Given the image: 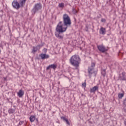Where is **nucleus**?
<instances>
[{
    "label": "nucleus",
    "mask_w": 126,
    "mask_h": 126,
    "mask_svg": "<svg viewBox=\"0 0 126 126\" xmlns=\"http://www.w3.org/2000/svg\"><path fill=\"white\" fill-rule=\"evenodd\" d=\"M22 124H23V121H20L19 122V125H22Z\"/></svg>",
    "instance_id": "nucleus-29"
},
{
    "label": "nucleus",
    "mask_w": 126,
    "mask_h": 126,
    "mask_svg": "<svg viewBox=\"0 0 126 126\" xmlns=\"http://www.w3.org/2000/svg\"><path fill=\"white\" fill-rule=\"evenodd\" d=\"M123 104L125 106H126V98L123 101Z\"/></svg>",
    "instance_id": "nucleus-25"
},
{
    "label": "nucleus",
    "mask_w": 126,
    "mask_h": 126,
    "mask_svg": "<svg viewBox=\"0 0 126 126\" xmlns=\"http://www.w3.org/2000/svg\"><path fill=\"white\" fill-rule=\"evenodd\" d=\"M58 65L56 64H52L48 66L46 68V70H49V69L52 68V69H56L57 68Z\"/></svg>",
    "instance_id": "nucleus-8"
},
{
    "label": "nucleus",
    "mask_w": 126,
    "mask_h": 126,
    "mask_svg": "<svg viewBox=\"0 0 126 126\" xmlns=\"http://www.w3.org/2000/svg\"><path fill=\"white\" fill-rule=\"evenodd\" d=\"M70 63L71 65L75 67L76 69H78L79 68V64H80V62H81V59L79 56L74 55H73L69 60Z\"/></svg>",
    "instance_id": "nucleus-2"
},
{
    "label": "nucleus",
    "mask_w": 126,
    "mask_h": 126,
    "mask_svg": "<svg viewBox=\"0 0 126 126\" xmlns=\"http://www.w3.org/2000/svg\"><path fill=\"white\" fill-rule=\"evenodd\" d=\"M27 0H20L19 3L17 0H13L12 3V5L14 8L16 9H19L20 7H23Z\"/></svg>",
    "instance_id": "nucleus-3"
},
{
    "label": "nucleus",
    "mask_w": 126,
    "mask_h": 126,
    "mask_svg": "<svg viewBox=\"0 0 126 126\" xmlns=\"http://www.w3.org/2000/svg\"><path fill=\"white\" fill-rule=\"evenodd\" d=\"M15 112V109H12V108H10L8 110V113L9 114H13Z\"/></svg>",
    "instance_id": "nucleus-16"
},
{
    "label": "nucleus",
    "mask_w": 126,
    "mask_h": 126,
    "mask_svg": "<svg viewBox=\"0 0 126 126\" xmlns=\"http://www.w3.org/2000/svg\"><path fill=\"white\" fill-rule=\"evenodd\" d=\"M63 18V22L60 21L57 26V30L59 32H65L67 27L71 25V20L68 14H64Z\"/></svg>",
    "instance_id": "nucleus-1"
},
{
    "label": "nucleus",
    "mask_w": 126,
    "mask_h": 126,
    "mask_svg": "<svg viewBox=\"0 0 126 126\" xmlns=\"http://www.w3.org/2000/svg\"><path fill=\"white\" fill-rule=\"evenodd\" d=\"M101 74H102V75L103 76H106V70L105 69H103L102 71H101Z\"/></svg>",
    "instance_id": "nucleus-19"
},
{
    "label": "nucleus",
    "mask_w": 126,
    "mask_h": 126,
    "mask_svg": "<svg viewBox=\"0 0 126 126\" xmlns=\"http://www.w3.org/2000/svg\"><path fill=\"white\" fill-rule=\"evenodd\" d=\"M94 66H95V63H92L91 67H90V68H93Z\"/></svg>",
    "instance_id": "nucleus-22"
},
{
    "label": "nucleus",
    "mask_w": 126,
    "mask_h": 126,
    "mask_svg": "<svg viewBox=\"0 0 126 126\" xmlns=\"http://www.w3.org/2000/svg\"><path fill=\"white\" fill-rule=\"evenodd\" d=\"M58 6L59 7H61V8H63V7H64V3H60L59 4Z\"/></svg>",
    "instance_id": "nucleus-18"
},
{
    "label": "nucleus",
    "mask_w": 126,
    "mask_h": 126,
    "mask_svg": "<svg viewBox=\"0 0 126 126\" xmlns=\"http://www.w3.org/2000/svg\"><path fill=\"white\" fill-rule=\"evenodd\" d=\"M1 52V50H0V54Z\"/></svg>",
    "instance_id": "nucleus-31"
},
{
    "label": "nucleus",
    "mask_w": 126,
    "mask_h": 126,
    "mask_svg": "<svg viewBox=\"0 0 126 126\" xmlns=\"http://www.w3.org/2000/svg\"><path fill=\"white\" fill-rule=\"evenodd\" d=\"M43 46H44V44L38 45L36 47H37L38 49L40 50V49H41Z\"/></svg>",
    "instance_id": "nucleus-21"
},
{
    "label": "nucleus",
    "mask_w": 126,
    "mask_h": 126,
    "mask_svg": "<svg viewBox=\"0 0 126 126\" xmlns=\"http://www.w3.org/2000/svg\"><path fill=\"white\" fill-rule=\"evenodd\" d=\"M56 30L58 33H55V36L57 37V38H58V39H63V34H61V33H63V32H61L59 31H58L57 30V27Z\"/></svg>",
    "instance_id": "nucleus-6"
},
{
    "label": "nucleus",
    "mask_w": 126,
    "mask_h": 126,
    "mask_svg": "<svg viewBox=\"0 0 126 126\" xmlns=\"http://www.w3.org/2000/svg\"><path fill=\"white\" fill-rule=\"evenodd\" d=\"M72 12L74 14H75V13H77V11H76V10H75V8H72Z\"/></svg>",
    "instance_id": "nucleus-20"
},
{
    "label": "nucleus",
    "mask_w": 126,
    "mask_h": 126,
    "mask_svg": "<svg viewBox=\"0 0 126 126\" xmlns=\"http://www.w3.org/2000/svg\"><path fill=\"white\" fill-rule=\"evenodd\" d=\"M47 48H44V49L43 50V52H44V53H47Z\"/></svg>",
    "instance_id": "nucleus-27"
},
{
    "label": "nucleus",
    "mask_w": 126,
    "mask_h": 126,
    "mask_svg": "<svg viewBox=\"0 0 126 126\" xmlns=\"http://www.w3.org/2000/svg\"><path fill=\"white\" fill-rule=\"evenodd\" d=\"M88 72L90 77H91V75H94V76H96V72L94 70V68H89Z\"/></svg>",
    "instance_id": "nucleus-5"
},
{
    "label": "nucleus",
    "mask_w": 126,
    "mask_h": 126,
    "mask_svg": "<svg viewBox=\"0 0 126 126\" xmlns=\"http://www.w3.org/2000/svg\"><path fill=\"white\" fill-rule=\"evenodd\" d=\"M97 49L99 50V51L101 52V53H105V52H106L107 51V49H106L105 46L103 45H98Z\"/></svg>",
    "instance_id": "nucleus-7"
},
{
    "label": "nucleus",
    "mask_w": 126,
    "mask_h": 126,
    "mask_svg": "<svg viewBox=\"0 0 126 126\" xmlns=\"http://www.w3.org/2000/svg\"><path fill=\"white\" fill-rule=\"evenodd\" d=\"M65 122H66V123L68 125V126H70V123H69V122L68 121V120H66L65 121Z\"/></svg>",
    "instance_id": "nucleus-23"
},
{
    "label": "nucleus",
    "mask_w": 126,
    "mask_h": 126,
    "mask_svg": "<svg viewBox=\"0 0 126 126\" xmlns=\"http://www.w3.org/2000/svg\"><path fill=\"white\" fill-rule=\"evenodd\" d=\"M98 89H99V87H98L97 86H95L93 88H91L90 92L91 93H95V92H96V90H98Z\"/></svg>",
    "instance_id": "nucleus-10"
},
{
    "label": "nucleus",
    "mask_w": 126,
    "mask_h": 126,
    "mask_svg": "<svg viewBox=\"0 0 126 126\" xmlns=\"http://www.w3.org/2000/svg\"><path fill=\"white\" fill-rule=\"evenodd\" d=\"M61 119H62V120H63V121H64V122H65V120H67V119L65 118V117H61Z\"/></svg>",
    "instance_id": "nucleus-24"
},
{
    "label": "nucleus",
    "mask_w": 126,
    "mask_h": 126,
    "mask_svg": "<svg viewBox=\"0 0 126 126\" xmlns=\"http://www.w3.org/2000/svg\"><path fill=\"white\" fill-rule=\"evenodd\" d=\"M100 34H102V35L106 34V29L101 28L100 30Z\"/></svg>",
    "instance_id": "nucleus-13"
},
{
    "label": "nucleus",
    "mask_w": 126,
    "mask_h": 126,
    "mask_svg": "<svg viewBox=\"0 0 126 126\" xmlns=\"http://www.w3.org/2000/svg\"><path fill=\"white\" fill-rule=\"evenodd\" d=\"M120 79L121 80H126V73L125 72H123L122 75L120 76Z\"/></svg>",
    "instance_id": "nucleus-11"
},
{
    "label": "nucleus",
    "mask_w": 126,
    "mask_h": 126,
    "mask_svg": "<svg viewBox=\"0 0 126 126\" xmlns=\"http://www.w3.org/2000/svg\"><path fill=\"white\" fill-rule=\"evenodd\" d=\"M124 124H125V126H126V119H125L124 121Z\"/></svg>",
    "instance_id": "nucleus-30"
},
{
    "label": "nucleus",
    "mask_w": 126,
    "mask_h": 126,
    "mask_svg": "<svg viewBox=\"0 0 126 126\" xmlns=\"http://www.w3.org/2000/svg\"><path fill=\"white\" fill-rule=\"evenodd\" d=\"M40 58L42 60H45V59H49L50 58V56L46 54H41L40 55Z\"/></svg>",
    "instance_id": "nucleus-9"
},
{
    "label": "nucleus",
    "mask_w": 126,
    "mask_h": 126,
    "mask_svg": "<svg viewBox=\"0 0 126 126\" xmlns=\"http://www.w3.org/2000/svg\"><path fill=\"white\" fill-rule=\"evenodd\" d=\"M124 95H125L124 93L119 94H118V98H119V99H122L123 97H124Z\"/></svg>",
    "instance_id": "nucleus-17"
},
{
    "label": "nucleus",
    "mask_w": 126,
    "mask_h": 126,
    "mask_svg": "<svg viewBox=\"0 0 126 126\" xmlns=\"http://www.w3.org/2000/svg\"><path fill=\"white\" fill-rule=\"evenodd\" d=\"M101 22H106V20L105 19H101Z\"/></svg>",
    "instance_id": "nucleus-28"
},
{
    "label": "nucleus",
    "mask_w": 126,
    "mask_h": 126,
    "mask_svg": "<svg viewBox=\"0 0 126 126\" xmlns=\"http://www.w3.org/2000/svg\"><path fill=\"white\" fill-rule=\"evenodd\" d=\"M17 94L20 98H21L24 95V92L22 90H20L17 93Z\"/></svg>",
    "instance_id": "nucleus-12"
},
{
    "label": "nucleus",
    "mask_w": 126,
    "mask_h": 126,
    "mask_svg": "<svg viewBox=\"0 0 126 126\" xmlns=\"http://www.w3.org/2000/svg\"><path fill=\"white\" fill-rule=\"evenodd\" d=\"M83 87H86V83H83L82 84Z\"/></svg>",
    "instance_id": "nucleus-26"
},
{
    "label": "nucleus",
    "mask_w": 126,
    "mask_h": 126,
    "mask_svg": "<svg viewBox=\"0 0 126 126\" xmlns=\"http://www.w3.org/2000/svg\"><path fill=\"white\" fill-rule=\"evenodd\" d=\"M39 9H41V5L37 4L35 5V7L32 10V14H35L36 11H38Z\"/></svg>",
    "instance_id": "nucleus-4"
},
{
    "label": "nucleus",
    "mask_w": 126,
    "mask_h": 126,
    "mask_svg": "<svg viewBox=\"0 0 126 126\" xmlns=\"http://www.w3.org/2000/svg\"><path fill=\"white\" fill-rule=\"evenodd\" d=\"M39 50L38 48H37V46L36 47H33V50L32 51V53H33V54H34L35 53H36V52H37V51Z\"/></svg>",
    "instance_id": "nucleus-15"
},
{
    "label": "nucleus",
    "mask_w": 126,
    "mask_h": 126,
    "mask_svg": "<svg viewBox=\"0 0 126 126\" xmlns=\"http://www.w3.org/2000/svg\"><path fill=\"white\" fill-rule=\"evenodd\" d=\"M35 119H36V117L34 116H31L30 117V121L31 123H33L35 121Z\"/></svg>",
    "instance_id": "nucleus-14"
}]
</instances>
